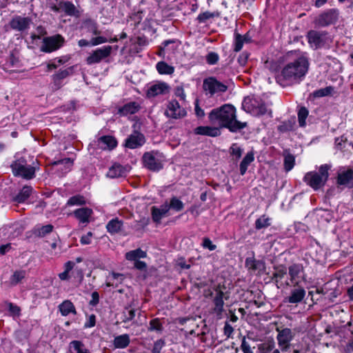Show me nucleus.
Here are the masks:
<instances>
[{"mask_svg":"<svg viewBox=\"0 0 353 353\" xmlns=\"http://www.w3.org/2000/svg\"><path fill=\"white\" fill-rule=\"evenodd\" d=\"M31 23L30 18L17 15L10 21V26L14 30L24 32L30 28Z\"/></svg>","mask_w":353,"mask_h":353,"instance_id":"nucleus-14","label":"nucleus"},{"mask_svg":"<svg viewBox=\"0 0 353 353\" xmlns=\"http://www.w3.org/2000/svg\"><path fill=\"white\" fill-rule=\"evenodd\" d=\"M276 347V343L272 338L268 339L262 343L258 345L260 353H271Z\"/></svg>","mask_w":353,"mask_h":353,"instance_id":"nucleus-33","label":"nucleus"},{"mask_svg":"<svg viewBox=\"0 0 353 353\" xmlns=\"http://www.w3.org/2000/svg\"><path fill=\"white\" fill-rule=\"evenodd\" d=\"M88 30L91 32L93 35H99L101 31L98 28V26L96 22L88 20L86 21Z\"/></svg>","mask_w":353,"mask_h":353,"instance_id":"nucleus-50","label":"nucleus"},{"mask_svg":"<svg viewBox=\"0 0 353 353\" xmlns=\"http://www.w3.org/2000/svg\"><path fill=\"white\" fill-rule=\"evenodd\" d=\"M96 36L97 37H92L90 40V46H98V45H100V44H102V43H106L108 41V39L105 37L100 36V35H96Z\"/></svg>","mask_w":353,"mask_h":353,"instance_id":"nucleus-54","label":"nucleus"},{"mask_svg":"<svg viewBox=\"0 0 353 353\" xmlns=\"http://www.w3.org/2000/svg\"><path fill=\"white\" fill-rule=\"evenodd\" d=\"M11 168L14 176H21L27 180L35 176L36 168L28 165L26 159L22 157H16V160L12 163Z\"/></svg>","mask_w":353,"mask_h":353,"instance_id":"nucleus-5","label":"nucleus"},{"mask_svg":"<svg viewBox=\"0 0 353 353\" xmlns=\"http://www.w3.org/2000/svg\"><path fill=\"white\" fill-rule=\"evenodd\" d=\"M112 50V48L110 46H105L96 49L87 57V63L92 65L101 62L110 55Z\"/></svg>","mask_w":353,"mask_h":353,"instance_id":"nucleus-11","label":"nucleus"},{"mask_svg":"<svg viewBox=\"0 0 353 353\" xmlns=\"http://www.w3.org/2000/svg\"><path fill=\"white\" fill-rule=\"evenodd\" d=\"M244 43H245L242 39V35H241L239 33H236L235 39H234V50L235 52H239L242 49Z\"/></svg>","mask_w":353,"mask_h":353,"instance_id":"nucleus-52","label":"nucleus"},{"mask_svg":"<svg viewBox=\"0 0 353 353\" xmlns=\"http://www.w3.org/2000/svg\"><path fill=\"white\" fill-rule=\"evenodd\" d=\"M69 352L70 353H90L84 343L78 340L72 341L69 343Z\"/></svg>","mask_w":353,"mask_h":353,"instance_id":"nucleus-28","label":"nucleus"},{"mask_svg":"<svg viewBox=\"0 0 353 353\" xmlns=\"http://www.w3.org/2000/svg\"><path fill=\"white\" fill-rule=\"evenodd\" d=\"M272 223V219L263 214L258 218L255 221V228L261 230L269 227Z\"/></svg>","mask_w":353,"mask_h":353,"instance_id":"nucleus-38","label":"nucleus"},{"mask_svg":"<svg viewBox=\"0 0 353 353\" xmlns=\"http://www.w3.org/2000/svg\"><path fill=\"white\" fill-rule=\"evenodd\" d=\"M143 162L145 167L150 170H154V155L152 152L144 154Z\"/></svg>","mask_w":353,"mask_h":353,"instance_id":"nucleus-39","label":"nucleus"},{"mask_svg":"<svg viewBox=\"0 0 353 353\" xmlns=\"http://www.w3.org/2000/svg\"><path fill=\"white\" fill-rule=\"evenodd\" d=\"M240 348L243 353H254V347H252L250 343L243 336L241 340Z\"/></svg>","mask_w":353,"mask_h":353,"instance_id":"nucleus-49","label":"nucleus"},{"mask_svg":"<svg viewBox=\"0 0 353 353\" xmlns=\"http://www.w3.org/2000/svg\"><path fill=\"white\" fill-rule=\"evenodd\" d=\"M53 230V226L50 224L43 225L37 230L36 234L39 236H44L47 234L50 233Z\"/></svg>","mask_w":353,"mask_h":353,"instance_id":"nucleus-53","label":"nucleus"},{"mask_svg":"<svg viewBox=\"0 0 353 353\" xmlns=\"http://www.w3.org/2000/svg\"><path fill=\"white\" fill-rule=\"evenodd\" d=\"M95 323H96V316L94 314H91L89 316L88 320L84 324V327H85V328L92 327L95 325Z\"/></svg>","mask_w":353,"mask_h":353,"instance_id":"nucleus-60","label":"nucleus"},{"mask_svg":"<svg viewBox=\"0 0 353 353\" xmlns=\"http://www.w3.org/2000/svg\"><path fill=\"white\" fill-rule=\"evenodd\" d=\"M136 310L130 307H125L123 312V322H128L132 320L135 316Z\"/></svg>","mask_w":353,"mask_h":353,"instance_id":"nucleus-46","label":"nucleus"},{"mask_svg":"<svg viewBox=\"0 0 353 353\" xmlns=\"http://www.w3.org/2000/svg\"><path fill=\"white\" fill-rule=\"evenodd\" d=\"M202 245L204 248L208 249L210 251L214 250L216 248V245L213 244L212 241L208 238L203 239Z\"/></svg>","mask_w":353,"mask_h":353,"instance_id":"nucleus-57","label":"nucleus"},{"mask_svg":"<svg viewBox=\"0 0 353 353\" xmlns=\"http://www.w3.org/2000/svg\"><path fill=\"white\" fill-rule=\"evenodd\" d=\"M303 273V266H290L289 274L291 277V282L292 284H296L297 278L302 277L303 280H305L303 274L300 275Z\"/></svg>","mask_w":353,"mask_h":353,"instance_id":"nucleus-36","label":"nucleus"},{"mask_svg":"<svg viewBox=\"0 0 353 353\" xmlns=\"http://www.w3.org/2000/svg\"><path fill=\"white\" fill-rule=\"evenodd\" d=\"M203 89L210 97L226 92L228 86L218 81L215 77H208L203 80Z\"/></svg>","mask_w":353,"mask_h":353,"instance_id":"nucleus-6","label":"nucleus"},{"mask_svg":"<svg viewBox=\"0 0 353 353\" xmlns=\"http://www.w3.org/2000/svg\"><path fill=\"white\" fill-rule=\"evenodd\" d=\"M283 266H274V272L272 273V279H274L277 283L279 280L282 279L287 274L286 268H283Z\"/></svg>","mask_w":353,"mask_h":353,"instance_id":"nucleus-43","label":"nucleus"},{"mask_svg":"<svg viewBox=\"0 0 353 353\" xmlns=\"http://www.w3.org/2000/svg\"><path fill=\"white\" fill-rule=\"evenodd\" d=\"M243 153V149L237 144L232 143L230 148V154L236 159L241 158Z\"/></svg>","mask_w":353,"mask_h":353,"instance_id":"nucleus-45","label":"nucleus"},{"mask_svg":"<svg viewBox=\"0 0 353 353\" xmlns=\"http://www.w3.org/2000/svg\"><path fill=\"white\" fill-rule=\"evenodd\" d=\"M91 296L92 299L90 301L89 304L92 306H96L99 302V294L97 292H93Z\"/></svg>","mask_w":353,"mask_h":353,"instance_id":"nucleus-59","label":"nucleus"},{"mask_svg":"<svg viewBox=\"0 0 353 353\" xmlns=\"http://www.w3.org/2000/svg\"><path fill=\"white\" fill-rule=\"evenodd\" d=\"M72 73V68L64 70H60L58 72L52 76L53 82L56 89H59L62 86L61 80L68 77Z\"/></svg>","mask_w":353,"mask_h":353,"instance_id":"nucleus-26","label":"nucleus"},{"mask_svg":"<svg viewBox=\"0 0 353 353\" xmlns=\"http://www.w3.org/2000/svg\"><path fill=\"white\" fill-rule=\"evenodd\" d=\"M92 232H89L86 235L81 238V243L83 245H88L91 243Z\"/></svg>","mask_w":353,"mask_h":353,"instance_id":"nucleus-64","label":"nucleus"},{"mask_svg":"<svg viewBox=\"0 0 353 353\" xmlns=\"http://www.w3.org/2000/svg\"><path fill=\"white\" fill-rule=\"evenodd\" d=\"M339 12L337 9H328L320 14L315 19V23L320 27H326L335 23L339 18Z\"/></svg>","mask_w":353,"mask_h":353,"instance_id":"nucleus-8","label":"nucleus"},{"mask_svg":"<svg viewBox=\"0 0 353 353\" xmlns=\"http://www.w3.org/2000/svg\"><path fill=\"white\" fill-rule=\"evenodd\" d=\"M254 153L252 152H248L240 163L239 170L241 175H244L245 174L248 167L254 161Z\"/></svg>","mask_w":353,"mask_h":353,"instance_id":"nucleus-35","label":"nucleus"},{"mask_svg":"<svg viewBox=\"0 0 353 353\" xmlns=\"http://www.w3.org/2000/svg\"><path fill=\"white\" fill-rule=\"evenodd\" d=\"M97 145L101 150H110L117 147V141L112 136H102L97 139Z\"/></svg>","mask_w":353,"mask_h":353,"instance_id":"nucleus-17","label":"nucleus"},{"mask_svg":"<svg viewBox=\"0 0 353 353\" xmlns=\"http://www.w3.org/2000/svg\"><path fill=\"white\" fill-rule=\"evenodd\" d=\"M213 303L214 307L213 308L214 312L216 314L219 319L222 317L223 312V292L221 290H216L215 296L213 298Z\"/></svg>","mask_w":353,"mask_h":353,"instance_id":"nucleus-18","label":"nucleus"},{"mask_svg":"<svg viewBox=\"0 0 353 353\" xmlns=\"http://www.w3.org/2000/svg\"><path fill=\"white\" fill-rule=\"evenodd\" d=\"M93 213L92 209L89 208H81L74 211V216L82 224L87 225L90 222V219Z\"/></svg>","mask_w":353,"mask_h":353,"instance_id":"nucleus-20","label":"nucleus"},{"mask_svg":"<svg viewBox=\"0 0 353 353\" xmlns=\"http://www.w3.org/2000/svg\"><path fill=\"white\" fill-rule=\"evenodd\" d=\"M140 105L137 102H130L125 104L119 112L122 115L133 114L139 111Z\"/></svg>","mask_w":353,"mask_h":353,"instance_id":"nucleus-34","label":"nucleus"},{"mask_svg":"<svg viewBox=\"0 0 353 353\" xmlns=\"http://www.w3.org/2000/svg\"><path fill=\"white\" fill-rule=\"evenodd\" d=\"M70 268H68V266H66L65 270L59 274V279L63 281L70 279Z\"/></svg>","mask_w":353,"mask_h":353,"instance_id":"nucleus-62","label":"nucleus"},{"mask_svg":"<svg viewBox=\"0 0 353 353\" xmlns=\"http://www.w3.org/2000/svg\"><path fill=\"white\" fill-rule=\"evenodd\" d=\"M156 69L161 74H172L174 72V67L168 64L165 61H159L156 65Z\"/></svg>","mask_w":353,"mask_h":353,"instance_id":"nucleus-37","label":"nucleus"},{"mask_svg":"<svg viewBox=\"0 0 353 353\" xmlns=\"http://www.w3.org/2000/svg\"><path fill=\"white\" fill-rule=\"evenodd\" d=\"M170 92V86L163 81H156V95L166 94Z\"/></svg>","mask_w":353,"mask_h":353,"instance_id":"nucleus-42","label":"nucleus"},{"mask_svg":"<svg viewBox=\"0 0 353 353\" xmlns=\"http://www.w3.org/2000/svg\"><path fill=\"white\" fill-rule=\"evenodd\" d=\"M249 54L247 52H242L239 58H238V62L241 65H245L247 63V61L248 59Z\"/></svg>","mask_w":353,"mask_h":353,"instance_id":"nucleus-61","label":"nucleus"},{"mask_svg":"<svg viewBox=\"0 0 353 353\" xmlns=\"http://www.w3.org/2000/svg\"><path fill=\"white\" fill-rule=\"evenodd\" d=\"M85 199L83 196L77 194L71 196L68 200L66 205L68 206L83 205L85 204Z\"/></svg>","mask_w":353,"mask_h":353,"instance_id":"nucleus-40","label":"nucleus"},{"mask_svg":"<svg viewBox=\"0 0 353 353\" xmlns=\"http://www.w3.org/2000/svg\"><path fill=\"white\" fill-rule=\"evenodd\" d=\"M337 183L348 188H353V169H347L339 173Z\"/></svg>","mask_w":353,"mask_h":353,"instance_id":"nucleus-16","label":"nucleus"},{"mask_svg":"<svg viewBox=\"0 0 353 353\" xmlns=\"http://www.w3.org/2000/svg\"><path fill=\"white\" fill-rule=\"evenodd\" d=\"M131 167L128 165H122L119 163H114L108 170L107 176L114 179L123 177L130 172Z\"/></svg>","mask_w":353,"mask_h":353,"instance_id":"nucleus-15","label":"nucleus"},{"mask_svg":"<svg viewBox=\"0 0 353 353\" xmlns=\"http://www.w3.org/2000/svg\"><path fill=\"white\" fill-rule=\"evenodd\" d=\"M144 143V137L141 133L135 132L125 141V146L130 149L137 148Z\"/></svg>","mask_w":353,"mask_h":353,"instance_id":"nucleus-22","label":"nucleus"},{"mask_svg":"<svg viewBox=\"0 0 353 353\" xmlns=\"http://www.w3.org/2000/svg\"><path fill=\"white\" fill-rule=\"evenodd\" d=\"M294 165V157L292 154H288L284 157V167L287 172L290 171Z\"/></svg>","mask_w":353,"mask_h":353,"instance_id":"nucleus-47","label":"nucleus"},{"mask_svg":"<svg viewBox=\"0 0 353 353\" xmlns=\"http://www.w3.org/2000/svg\"><path fill=\"white\" fill-rule=\"evenodd\" d=\"M309 66L307 57L305 54H300L284 65L276 77V81L283 87L298 84L305 78Z\"/></svg>","mask_w":353,"mask_h":353,"instance_id":"nucleus-1","label":"nucleus"},{"mask_svg":"<svg viewBox=\"0 0 353 353\" xmlns=\"http://www.w3.org/2000/svg\"><path fill=\"white\" fill-rule=\"evenodd\" d=\"M174 43L175 41L172 39L164 41L159 47L158 52H156V54L161 57H164L166 54H170L175 49Z\"/></svg>","mask_w":353,"mask_h":353,"instance_id":"nucleus-23","label":"nucleus"},{"mask_svg":"<svg viewBox=\"0 0 353 353\" xmlns=\"http://www.w3.org/2000/svg\"><path fill=\"white\" fill-rule=\"evenodd\" d=\"M276 331L278 332L276 335L277 343H291L294 339V334L292 330L288 327L283 329L276 327Z\"/></svg>","mask_w":353,"mask_h":353,"instance_id":"nucleus-21","label":"nucleus"},{"mask_svg":"<svg viewBox=\"0 0 353 353\" xmlns=\"http://www.w3.org/2000/svg\"><path fill=\"white\" fill-rule=\"evenodd\" d=\"M187 114V112L184 108L180 105L176 100L170 101L165 111V115L171 119H179L183 118Z\"/></svg>","mask_w":353,"mask_h":353,"instance_id":"nucleus-10","label":"nucleus"},{"mask_svg":"<svg viewBox=\"0 0 353 353\" xmlns=\"http://www.w3.org/2000/svg\"><path fill=\"white\" fill-rule=\"evenodd\" d=\"M123 279L124 275L123 274L112 272L111 278H108L109 281L107 283V285L117 287L118 283H121Z\"/></svg>","mask_w":353,"mask_h":353,"instance_id":"nucleus-41","label":"nucleus"},{"mask_svg":"<svg viewBox=\"0 0 353 353\" xmlns=\"http://www.w3.org/2000/svg\"><path fill=\"white\" fill-rule=\"evenodd\" d=\"M8 310L13 314H16V315L19 314V312H20L19 307H18L17 305H16L12 303H10L8 304Z\"/></svg>","mask_w":353,"mask_h":353,"instance_id":"nucleus-63","label":"nucleus"},{"mask_svg":"<svg viewBox=\"0 0 353 353\" xmlns=\"http://www.w3.org/2000/svg\"><path fill=\"white\" fill-rule=\"evenodd\" d=\"M214 17V14L210 12H204L203 13H201L197 17V21L199 23H205L207 20L209 19L213 18Z\"/></svg>","mask_w":353,"mask_h":353,"instance_id":"nucleus-55","label":"nucleus"},{"mask_svg":"<svg viewBox=\"0 0 353 353\" xmlns=\"http://www.w3.org/2000/svg\"><path fill=\"white\" fill-rule=\"evenodd\" d=\"M219 61V55L217 53L211 52L206 56V61L210 65H214Z\"/></svg>","mask_w":353,"mask_h":353,"instance_id":"nucleus-56","label":"nucleus"},{"mask_svg":"<svg viewBox=\"0 0 353 353\" xmlns=\"http://www.w3.org/2000/svg\"><path fill=\"white\" fill-rule=\"evenodd\" d=\"M146 257V252L140 248L131 250L125 254L127 260L134 262V265H146L145 262L140 261L141 259Z\"/></svg>","mask_w":353,"mask_h":353,"instance_id":"nucleus-19","label":"nucleus"},{"mask_svg":"<svg viewBox=\"0 0 353 353\" xmlns=\"http://www.w3.org/2000/svg\"><path fill=\"white\" fill-rule=\"evenodd\" d=\"M130 342V339L129 335L123 334L114 337L113 345L115 348L123 349L129 345Z\"/></svg>","mask_w":353,"mask_h":353,"instance_id":"nucleus-31","label":"nucleus"},{"mask_svg":"<svg viewBox=\"0 0 353 353\" xmlns=\"http://www.w3.org/2000/svg\"><path fill=\"white\" fill-rule=\"evenodd\" d=\"M28 273L26 270L19 268L14 270L10 277V283L11 285H17L23 282L27 277Z\"/></svg>","mask_w":353,"mask_h":353,"instance_id":"nucleus-24","label":"nucleus"},{"mask_svg":"<svg viewBox=\"0 0 353 353\" xmlns=\"http://www.w3.org/2000/svg\"><path fill=\"white\" fill-rule=\"evenodd\" d=\"M64 38L60 34L45 37L41 50L44 52H52L60 48L64 43Z\"/></svg>","mask_w":353,"mask_h":353,"instance_id":"nucleus-9","label":"nucleus"},{"mask_svg":"<svg viewBox=\"0 0 353 353\" xmlns=\"http://www.w3.org/2000/svg\"><path fill=\"white\" fill-rule=\"evenodd\" d=\"M123 224V221L118 218L112 219L106 225L107 231L111 234H117L121 230Z\"/></svg>","mask_w":353,"mask_h":353,"instance_id":"nucleus-30","label":"nucleus"},{"mask_svg":"<svg viewBox=\"0 0 353 353\" xmlns=\"http://www.w3.org/2000/svg\"><path fill=\"white\" fill-rule=\"evenodd\" d=\"M306 294V291L303 287L299 285V282L293 284L292 288L290 290V295L285 299V302L297 304L304 299Z\"/></svg>","mask_w":353,"mask_h":353,"instance_id":"nucleus-12","label":"nucleus"},{"mask_svg":"<svg viewBox=\"0 0 353 353\" xmlns=\"http://www.w3.org/2000/svg\"><path fill=\"white\" fill-rule=\"evenodd\" d=\"M243 108L247 112L254 116L271 114L264 103H259L255 99H245L243 103Z\"/></svg>","mask_w":353,"mask_h":353,"instance_id":"nucleus-7","label":"nucleus"},{"mask_svg":"<svg viewBox=\"0 0 353 353\" xmlns=\"http://www.w3.org/2000/svg\"><path fill=\"white\" fill-rule=\"evenodd\" d=\"M59 310L62 316H66L70 313L77 314L74 304L70 300H65L59 305Z\"/></svg>","mask_w":353,"mask_h":353,"instance_id":"nucleus-27","label":"nucleus"},{"mask_svg":"<svg viewBox=\"0 0 353 353\" xmlns=\"http://www.w3.org/2000/svg\"><path fill=\"white\" fill-rule=\"evenodd\" d=\"M56 165H64L68 170H70L72 165V161L70 158H65L54 163Z\"/></svg>","mask_w":353,"mask_h":353,"instance_id":"nucleus-58","label":"nucleus"},{"mask_svg":"<svg viewBox=\"0 0 353 353\" xmlns=\"http://www.w3.org/2000/svg\"><path fill=\"white\" fill-rule=\"evenodd\" d=\"M332 168L330 164L321 165L318 172L312 171L307 172L304 177V182L313 190H317L323 187L329 177V171Z\"/></svg>","mask_w":353,"mask_h":353,"instance_id":"nucleus-3","label":"nucleus"},{"mask_svg":"<svg viewBox=\"0 0 353 353\" xmlns=\"http://www.w3.org/2000/svg\"><path fill=\"white\" fill-rule=\"evenodd\" d=\"M236 108L233 105L224 104L220 108L213 109L210 112L208 118L212 124L236 132L247 126L246 122L236 119Z\"/></svg>","mask_w":353,"mask_h":353,"instance_id":"nucleus-2","label":"nucleus"},{"mask_svg":"<svg viewBox=\"0 0 353 353\" xmlns=\"http://www.w3.org/2000/svg\"><path fill=\"white\" fill-rule=\"evenodd\" d=\"M170 208L174 209L176 212L181 211L183 208V203L177 198L174 197L171 199L170 205L165 204L160 209L156 208V225L159 219L168 213Z\"/></svg>","mask_w":353,"mask_h":353,"instance_id":"nucleus-13","label":"nucleus"},{"mask_svg":"<svg viewBox=\"0 0 353 353\" xmlns=\"http://www.w3.org/2000/svg\"><path fill=\"white\" fill-rule=\"evenodd\" d=\"M219 128V127L199 126L195 128L194 132L196 134L217 137L221 133Z\"/></svg>","mask_w":353,"mask_h":353,"instance_id":"nucleus-25","label":"nucleus"},{"mask_svg":"<svg viewBox=\"0 0 353 353\" xmlns=\"http://www.w3.org/2000/svg\"><path fill=\"white\" fill-rule=\"evenodd\" d=\"M60 7L61 8V11H63L68 16H79V10L71 1H61L60 2Z\"/></svg>","mask_w":353,"mask_h":353,"instance_id":"nucleus-29","label":"nucleus"},{"mask_svg":"<svg viewBox=\"0 0 353 353\" xmlns=\"http://www.w3.org/2000/svg\"><path fill=\"white\" fill-rule=\"evenodd\" d=\"M32 192L31 186L25 185L20 192L14 196V201L17 203H24L30 196Z\"/></svg>","mask_w":353,"mask_h":353,"instance_id":"nucleus-32","label":"nucleus"},{"mask_svg":"<svg viewBox=\"0 0 353 353\" xmlns=\"http://www.w3.org/2000/svg\"><path fill=\"white\" fill-rule=\"evenodd\" d=\"M306 38L310 47L313 50L329 48L332 43L331 35L324 30H311L307 32Z\"/></svg>","mask_w":353,"mask_h":353,"instance_id":"nucleus-4","label":"nucleus"},{"mask_svg":"<svg viewBox=\"0 0 353 353\" xmlns=\"http://www.w3.org/2000/svg\"><path fill=\"white\" fill-rule=\"evenodd\" d=\"M333 88L332 86H328L325 88H321L316 90L314 94L316 97H323L331 94Z\"/></svg>","mask_w":353,"mask_h":353,"instance_id":"nucleus-51","label":"nucleus"},{"mask_svg":"<svg viewBox=\"0 0 353 353\" xmlns=\"http://www.w3.org/2000/svg\"><path fill=\"white\" fill-rule=\"evenodd\" d=\"M309 112L305 107H301L298 112V121L301 127H305L306 125V119L308 116Z\"/></svg>","mask_w":353,"mask_h":353,"instance_id":"nucleus-44","label":"nucleus"},{"mask_svg":"<svg viewBox=\"0 0 353 353\" xmlns=\"http://www.w3.org/2000/svg\"><path fill=\"white\" fill-rule=\"evenodd\" d=\"M68 268H70V279H75L79 281H81L83 278V274L82 271L77 268V267L74 268V266H68Z\"/></svg>","mask_w":353,"mask_h":353,"instance_id":"nucleus-48","label":"nucleus"}]
</instances>
